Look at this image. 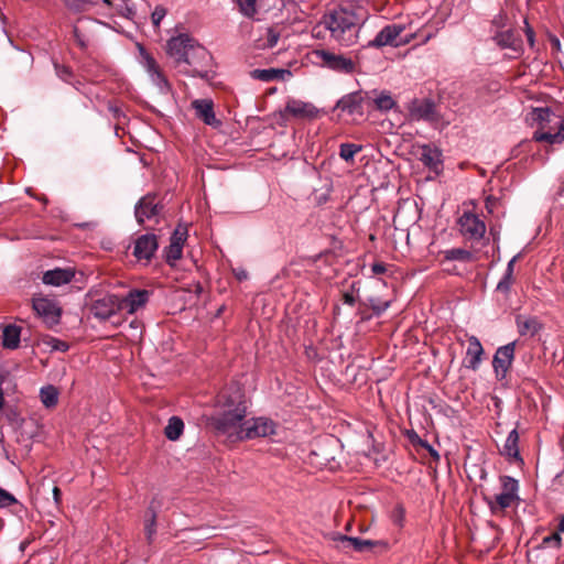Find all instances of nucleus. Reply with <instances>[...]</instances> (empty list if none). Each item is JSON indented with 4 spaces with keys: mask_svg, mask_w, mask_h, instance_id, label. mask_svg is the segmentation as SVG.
I'll list each match as a JSON object with an SVG mask.
<instances>
[{
    "mask_svg": "<svg viewBox=\"0 0 564 564\" xmlns=\"http://www.w3.org/2000/svg\"><path fill=\"white\" fill-rule=\"evenodd\" d=\"M217 405L221 412L210 417L209 425L218 435H226L231 441H241L247 404L240 389L235 388L232 392L221 391L217 397Z\"/></svg>",
    "mask_w": 564,
    "mask_h": 564,
    "instance_id": "obj_1",
    "label": "nucleus"
},
{
    "mask_svg": "<svg viewBox=\"0 0 564 564\" xmlns=\"http://www.w3.org/2000/svg\"><path fill=\"white\" fill-rule=\"evenodd\" d=\"M361 18L347 7H339L326 14L323 24L330 32V36L343 46H350L357 42Z\"/></svg>",
    "mask_w": 564,
    "mask_h": 564,
    "instance_id": "obj_2",
    "label": "nucleus"
},
{
    "mask_svg": "<svg viewBox=\"0 0 564 564\" xmlns=\"http://www.w3.org/2000/svg\"><path fill=\"white\" fill-rule=\"evenodd\" d=\"M531 119L538 129L533 140L549 144H558L564 141V110L560 107H539L531 111Z\"/></svg>",
    "mask_w": 564,
    "mask_h": 564,
    "instance_id": "obj_3",
    "label": "nucleus"
},
{
    "mask_svg": "<svg viewBox=\"0 0 564 564\" xmlns=\"http://www.w3.org/2000/svg\"><path fill=\"white\" fill-rule=\"evenodd\" d=\"M499 480L501 485V492L490 497H485V501L490 512L495 516L505 514L508 508L520 501V497L518 495V480L508 475L500 476Z\"/></svg>",
    "mask_w": 564,
    "mask_h": 564,
    "instance_id": "obj_4",
    "label": "nucleus"
},
{
    "mask_svg": "<svg viewBox=\"0 0 564 564\" xmlns=\"http://www.w3.org/2000/svg\"><path fill=\"white\" fill-rule=\"evenodd\" d=\"M411 120L425 121L429 123L438 122L442 118L440 106L433 98H413L408 105Z\"/></svg>",
    "mask_w": 564,
    "mask_h": 564,
    "instance_id": "obj_5",
    "label": "nucleus"
},
{
    "mask_svg": "<svg viewBox=\"0 0 564 564\" xmlns=\"http://www.w3.org/2000/svg\"><path fill=\"white\" fill-rule=\"evenodd\" d=\"M209 61L210 54L208 51L194 39L187 54L182 58V64L191 67V69H186L185 73L193 77L204 78L207 76V70L203 68L207 66Z\"/></svg>",
    "mask_w": 564,
    "mask_h": 564,
    "instance_id": "obj_6",
    "label": "nucleus"
},
{
    "mask_svg": "<svg viewBox=\"0 0 564 564\" xmlns=\"http://www.w3.org/2000/svg\"><path fill=\"white\" fill-rule=\"evenodd\" d=\"M141 65L147 72L151 83L158 88L162 95L171 93V84L169 83L163 69L158 62L143 47L140 48Z\"/></svg>",
    "mask_w": 564,
    "mask_h": 564,
    "instance_id": "obj_7",
    "label": "nucleus"
},
{
    "mask_svg": "<svg viewBox=\"0 0 564 564\" xmlns=\"http://www.w3.org/2000/svg\"><path fill=\"white\" fill-rule=\"evenodd\" d=\"M516 341L499 347L492 359V367L496 378L501 381L508 376V372L514 360Z\"/></svg>",
    "mask_w": 564,
    "mask_h": 564,
    "instance_id": "obj_8",
    "label": "nucleus"
},
{
    "mask_svg": "<svg viewBox=\"0 0 564 564\" xmlns=\"http://www.w3.org/2000/svg\"><path fill=\"white\" fill-rule=\"evenodd\" d=\"M321 64L332 70L351 74L356 70V64L348 57L341 54H335L325 50L315 52Z\"/></svg>",
    "mask_w": 564,
    "mask_h": 564,
    "instance_id": "obj_9",
    "label": "nucleus"
},
{
    "mask_svg": "<svg viewBox=\"0 0 564 564\" xmlns=\"http://www.w3.org/2000/svg\"><path fill=\"white\" fill-rule=\"evenodd\" d=\"M462 235L469 240H480L486 232L485 223L474 213L464 212L458 218Z\"/></svg>",
    "mask_w": 564,
    "mask_h": 564,
    "instance_id": "obj_10",
    "label": "nucleus"
},
{
    "mask_svg": "<svg viewBox=\"0 0 564 564\" xmlns=\"http://www.w3.org/2000/svg\"><path fill=\"white\" fill-rule=\"evenodd\" d=\"M364 90H357L349 94L344 95L335 105V110H339L345 115L350 117H359L362 118L365 115L364 107Z\"/></svg>",
    "mask_w": 564,
    "mask_h": 564,
    "instance_id": "obj_11",
    "label": "nucleus"
},
{
    "mask_svg": "<svg viewBox=\"0 0 564 564\" xmlns=\"http://www.w3.org/2000/svg\"><path fill=\"white\" fill-rule=\"evenodd\" d=\"M275 433V423L268 417H253L245 421L242 440L267 437Z\"/></svg>",
    "mask_w": 564,
    "mask_h": 564,
    "instance_id": "obj_12",
    "label": "nucleus"
},
{
    "mask_svg": "<svg viewBox=\"0 0 564 564\" xmlns=\"http://www.w3.org/2000/svg\"><path fill=\"white\" fill-rule=\"evenodd\" d=\"M90 312L100 321L111 318L120 312L119 295L107 294L96 300L90 307Z\"/></svg>",
    "mask_w": 564,
    "mask_h": 564,
    "instance_id": "obj_13",
    "label": "nucleus"
},
{
    "mask_svg": "<svg viewBox=\"0 0 564 564\" xmlns=\"http://www.w3.org/2000/svg\"><path fill=\"white\" fill-rule=\"evenodd\" d=\"M99 24L97 20L80 18L73 26V36L76 44L82 48L86 50L93 37L96 26Z\"/></svg>",
    "mask_w": 564,
    "mask_h": 564,
    "instance_id": "obj_14",
    "label": "nucleus"
},
{
    "mask_svg": "<svg viewBox=\"0 0 564 564\" xmlns=\"http://www.w3.org/2000/svg\"><path fill=\"white\" fill-rule=\"evenodd\" d=\"M162 208V205L155 202V196L147 195L135 205V219L139 224H143L147 219H154L159 216Z\"/></svg>",
    "mask_w": 564,
    "mask_h": 564,
    "instance_id": "obj_15",
    "label": "nucleus"
},
{
    "mask_svg": "<svg viewBox=\"0 0 564 564\" xmlns=\"http://www.w3.org/2000/svg\"><path fill=\"white\" fill-rule=\"evenodd\" d=\"M405 507L402 502H397L390 512V538L394 543L403 540L405 536Z\"/></svg>",
    "mask_w": 564,
    "mask_h": 564,
    "instance_id": "obj_16",
    "label": "nucleus"
},
{
    "mask_svg": "<svg viewBox=\"0 0 564 564\" xmlns=\"http://www.w3.org/2000/svg\"><path fill=\"white\" fill-rule=\"evenodd\" d=\"M150 293L147 290H131L124 296H119L120 311L134 314L149 301Z\"/></svg>",
    "mask_w": 564,
    "mask_h": 564,
    "instance_id": "obj_17",
    "label": "nucleus"
},
{
    "mask_svg": "<svg viewBox=\"0 0 564 564\" xmlns=\"http://www.w3.org/2000/svg\"><path fill=\"white\" fill-rule=\"evenodd\" d=\"M194 37L188 34H178L167 41V54L177 65H182V58L187 54Z\"/></svg>",
    "mask_w": 564,
    "mask_h": 564,
    "instance_id": "obj_18",
    "label": "nucleus"
},
{
    "mask_svg": "<svg viewBox=\"0 0 564 564\" xmlns=\"http://www.w3.org/2000/svg\"><path fill=\"white\" fill-rule=\"evenodd\" d=\"M364 107L365 113H372L373 111H387L388 110V91L371 89L364 90Z\"/></svg>",
    "mask_w": 564,
    "mask_h": 564,
    "instance_id": "obj_19",
    "label": "nucleus"
},
{
    "mask_svg": "<svg viewBox=\"0 0 564 564\" xmlns=\"http://www.w3.org/2000/svg\"><path fill=\"white\" fill-rule=\"evenodd\" d=\"M159 245L154 234L140 236L134 243L133 254L138 260L149 261L156 251Z\"/></svg>",
    "mask_w": 564,
    "mask_h": 564,
    "instance_id": "obj_20",
    "label": "nucleus"
},
{
    "mask_svg": "<svg viewBox=\"0 0 564 564\" xmlns=\"http://www.w3.org/2000/svg\"><path fill=\"white\" fill-rule=\"evenodd\" d=\"M284 111L292 117L301 119H312L318 113V110L313 104L297 99H290L286 102Z\"/></svg>",
    "mask_w": 564,
    "mask_h": 564,
    "instance_id": "obj_21",
    "label": "nucleus"
},
{
    "mask_svg": "<svg viewBox=\"0 0 564 564\" xmlns=\"http://www.w3.org/2000/svg\"><path fill=\"white\" fill-rule=\"evenodd\" d=\"M420 161L435 174L443 171L442 152L437 148L429 144L421 147Z\"/></svg>",
    "mask_w": 564,
    "mask_h": 564,
    "instance_id": "obj_22",
    "label": "nucleus"
},
{
    "mask_svg": "<svg viewBox=\"0 0 564 564\" xmlns=\"http://www.w3.org/2000/svg\"><path fill=\"white\" fill-rule=\"evenodd\" d=\"M492 40L500 48H510L517 55H520L522 52V39L511 29L497 32Z\"/></svg>",
    "mask_w": 564,
    "mask_h": 564,
    "instance_id": "obj_23",
    "label": "nucleus"
},
{
    "mask_svg": "<svg viewBox=\"0 0 564 564\" xmlns=\"http://www.w3.org/2000/svg\"><path fill=\"white\" fill-rule=\"evenodd\" d=\"M193 108L196 111V115L199 119L204 121V123L217 127L220 124V121L217 120L214 112V102L210 99H195L192 102Z\"/></svg>",
    "mask_w": 564,
    "mask_h": 564,
    "instance_id": "obj_24",
    "label": "nucleus"
},
{
    "mask_svg": "<svg viewBox=\"0 0 564 564\" xmlns=\"http://www.w3.org/2000/svg\"><path fill=\"white\" fill-rule=\"evenodd\" d=\"M34 311L45 318L46 323L55 324L59 319V308L47 299H35L33 301Z\"/></svg>",
    "mask_w": 564,
    "mask_h": 564,
    "instance_id": "obj_25",
    "label": "nucleus"
},
{
    "mask_svg": "<svg viewBox=\"0 0 564 564\" xmlns=\"http://www.w3.org/2000/svg\"><path fill=\"white\" fill-rule=\"evenodd\" d=\"M484 354V348L476 336H470L468 338V347L466 350L465 357V367L471 370H477L481 362V356Z\"/></svg>",
    "mask_w": 564,
    "mask_h": 564,
    "instance_id": "obj_26",
    "label": "nucleus"
},
{
    "mask_svg": "<svg viewBox=\"0 0 564 564\" xmlns=\"http://www.w3.org/2000/svg\"><path fill=\"white\" fill-rule=\"evenodd\" d=\"M292 76L291 70L285 68H267V69H253L250 72V77L256 80L263 83H270L274 80H285Z\"/></svg>",
    "mask_w": 564,
    "mask_h": 564,
    "instance_id": "obj_27",
    "label": "nucleus"
},
{
    "mask_svg": "<svg viewBox=\"0 0 564 564\" xmlns=\"http://www.w3.org/2000/svg\"><path fill=\"white\" fill-rule=\"evenodd\" d=\"M516 324L521 336L533 337L543 328V324L536 316L518 315Z\"/></svg>",
    "mask_w": 564,
    "mask_h": 564,
    "instance_id": "obj_28",
    "label": "nucleus"
},
{
    "mask_svg": "<svg viewBox=\"0 0 564 564\" xmlns=\"http://www.w3.org/2000/svg\"><path fill=\"white\" fill-rule=\"evenodd\" d=\"M74 271L72 269H59L48 270L43 274L42 281L44 284L61 286L69 283L74 278Z\"/></svg>",
    "mask_w": 564,
    "mask_h": 564,
    "instance_id": "obj_29",
    "label": "nucleus"
},
{
    "mask_svg": "<svg viewBox=\"0 0 564 564\" xmlns=\"http://www.w3.org/2000/svg\"><path fill=\"white\" fill-rule=\"evenodd\" d=\"M334 541L338 542L343 549H352L357 552H365L373 546V542L371 540H364L360 538L347 536L343 534H337L334 536Z\"/></svg>",
    "mask_w": 564,
    "mask_h": 564,
    "instance_id": "obj_30",
    "label": "nucleus"
},
{
    "mask_svg": "<svg viewBox=\"0 0 564 564\" xmlns=\"http://www.w3.org/2000/svg\"><path fill=\"white\" fill-rule=\"evenodd\" d=\"M501 454L506 456L509 460L521 462L523 459L519 452V433L517 429H513L509 434L505 442L503 449Z\"/></svg>",
    "mask_w": 564,
    "mask_h": 564,
    "instance_id": "obj_31",
    "label": "nucleus"
},
{
    "mask_svg": "<svg viewBox=\"0 0 564 564\" xmlns=\"http://www.w3.org/2000/svg\"><path fill=\"white\" fill-rule=\"evenodd\" d=\"M414 37V32L404 25L392 24L390 25V46L398 47L408 44Z\"/></svg>",
    "mask_w": 564,
    "mask_h": 564,
    "instance_id": "obj_32",
    "label": "nucleus"
},
{
    "mask_svg": "<svg viewBox=\"0 0 564 564\" xmlns=\"http://www.w3.org/2000/svg\"><path fill=\"white\" fill-rule=\"evenodd\" d=\"M21 329L17 325H7L2 333V345L9 349H15L20 344Z\"/></svg>",
    "mask_w": 564,
    "mask_h": 564,
    "instance_id": "obj_33",
    "label": "nucleus"
},
{
    "mask_svg": "<svg viewBox=\"0 0 564 564\" xmlns=\"http://www.w3.org/2000/svg\"><path fill=\"white\" fill-rule=\"evenodd\" d=\"M184 430L183 421L177 416H172L167 425L165 426L164 433L166 438L170 441H176L180 438Z\"/></svg>",
    "mask_w": 564,
    "mask_h": 564,
    "instance_id": "obj_34",
    "label": "nucleus"
},
{
    "mask_svg": "<svg viewBox=\"0 0 564 564\" xmlns=\"http://www.w3.org/2000/svg\"><path fill=\"white\" fill-rule=\"evenodd\" d=\"M40 399L45 408H54L58 402V390L54 386H45L40 390Z\"/></svg>",
    "mask_w": 564,
    "mask_h": 564,
    "instance_id": "obj_35",
    "label": "nucleus"
},
{
    "mask_svg": "<svg viewBox=\"0 0 564 564\" xmlns=\"http://www.w3.org/2000/svg\"><path fill=\"white\" fill-rule=\"evenodd\" d=\"M64 6L74 13H83L95 6L94 0H62Z\"/></svg>",
    "mask_w": 564,
    "mask_h": 564,
    "instance_id": "obj_36",
    "label": "nucleus"
},
{
    "mask_svg": "<svg viewBox=\"0 0 564 564\" xmlns=\"http://www.w3.org/2000/svg\"><path fill=\"white\" fill-rule=\"evenodd\" d=\"M445 259L453 261L469 262L473 260V253L463 248H453L445 251Z\"/></svg>",
    "mask_w": 564,
    "mask_h": 564,
    "instance_id": "obj_37",
    "label": "nucleus"
},
{
    "mask_svg": "<svg viewBox=\"0 0 564 564\" xmlns=\"http://www.w3.org/2000/svg\"><path fill=\"white\" fill-rule=\"evenodd\" d=\"M118 13L129 20H133L135 17L137 6L133 0H120L117 4Z\"/></svg>",
    "mask_w": 564,
    "mask_h": 564,
    "instance_id": "obj_38",
    "label": "nucleus"
},
{
    "mask_svg": "<svg viewBox=\"0 0 564 564\" xmlns=\"http://www.w3.org/2000/svg\"><path fill=\"white\" fill-rule=\"evenodd\" d=\"M361 150L360 145L355 143H343L339 150V156L345 161H350L354 159L355 154Z\"/></svg>",
    "mask_w": 564,
    "mask_h": 564,
    "instance_id": "obj_39",
    "label": "nucleus"
},
{
    "mask_svg": "<svg viewBox=\"0 0 564 564\" xmlns=\"http://www.w3.org/2000/svg\"><path fill=\"white\" fill-rule=\"evenodd\" d=\"M240 12L247 17L252 18L257 13V0H237Z\"/></svg>",
    "mask_w": 564,
    "mask_h": 564,
    "instance_id": "obj_40",
    "label": "nucleus"
},
{
    "mask_svg": "<svg viewBox=\"0 0 564 564\" xmlns=\"http://www.w3.org/2000/svg\"><path fill=\"white\" fill-rule=\"evenodd\" d=\"M183 254V247L176 245V242H171L165 251L166 261L170 264H173L175 261L180 260Z\"/></svg>",
    "mask_w": 564,
    "mask_h": 564,
    "instance_id": "obj_41",
    "label": "nucleus"
},
{
    "mask_svg": "<svg viewBox=\"0 0 564 564\" xmlns=\"http://www.w3.org/2000/svg\"><path fill=\"white\" fill-rule=\"evenodd\" d=\"M388 45V25L381 29V31L377 34V36L370 41L366 47V50L372 47H381Z\"/></svg>",
    "mask_w": 564,
    "mask_h": 564,
    "instance_id": "obj_42",
    "label": "nucleus"
},
{
    "mask_svg": "<svg viewBox=\"0 0 564 564\" xmlns=\"http://www.w3.org/2000/svg\"><path fill=\"white\" fill-rule=\"evenodd\" d=\"M369 306L373 312V315L379 316L388 308V301L370 297Z\"/></svg>",
    "mask_w": 564,
    "mask_h": 564,
    "instance_id": "obj_43",
    "label": "nucleus"
},
{
    "mask_svg": "<svg viewBox=\"0 0 564 564\" xmlns=\"http://www.w3.org/2000/svg\"><path fill=\"white\" fill-rule=\"evenodd\" d=\"M542 545L560 549L562 546L561 533L558 531H555L552 534L544 536L542 540Z\"/></svg>",
    "mask_w": 564,
    "mask_h": 564,
    "instance_id": "obj_44",
    "label": "nucleus"
},
{
    "mask_svg": "<svg viewBox=\"0 0 564 564\" xmlns=\"http://www.w3.org/2000/svg\"><path fill=\"white\" fill-rule=\"evenodd\" d=\"M15 503H18L17 498L0 487V508H7Z\"/></svg>",
    "mask_w": 564,
    "mask_h": 564,
    "instance_id": "obj_45",
    "label": "nucleus"
},
{
    "mask_svg": "<svg viewBox=\"0 0 564 564\" xmlns=\"http://www.w3.org/2000/svg\"><path fill=\"white\" fill-rule=\"evenodd\" d=\"M186 238H187V229L185 227L178 226L172 234L171 242H176V245L183 247Z\"/></svg>",
    "mask_w": 564,
    "mask_h": 564,
    "instance_id": "obj_46",
    "label": "nucleus"
},
{
    "mask_svg": "<svg viewBox=\"0 0 564 564\" xmlns=\"http://www.w3.org/2000/svg\"><path fill=\"white\" fill-rule=\"evenodd\" d=\"M150 513H151L150 519L147 520V524H145V534H147V539L149 540V542L152 540V536L155 533L156 514H155V511L152 509V507L150 508Z\"/></svg>",
    "mask_w": 564,
    "mask_h": 564,
    "instance_id": "obj_47",
    "label": "nucleus"
},
{
    "mask_svg": "<svg viewBox=\"0 0 564 564\" xmlns=\"http://www.w3.org/2000/svg\"><path fill=\"white\" fill-rule=\"evenodd\" d=\"M508 14L505 10H500L498 14H496L492 20L491 24L497 29H503L508 24Z\"/></svg>",
    "mask_w": 564,
    "mask_h": 564,
    "instance_id": "obj_48",
    "label": "nucleus"
},
{
    "mask_svg": "<svg viewBox=\"0 0 564 564\" xmlns=\"http://www.w3.org/2000/svg\"><path fill=\"white\" fill-rule=\"evenodd\" d=\"M167 11L163 6H156L155 9L152 12L151 19L152 23L155 28H159L161 24V21L166 15Z\"/></svg>",
    "mask_w": 564,
    "mask_h": 564,
    "instance_id": "obj_49",
    "label": "nucleus"
},
{
    "mask_svg": "<svg viewBox=\"0 0 564 564\" xmlns=\"http://www.w3.org/2000/svg\"><path fill=\"white\" fill-rule=\"evenodd\" d=\"M415 438L417 440L419 446L426 449L435 462L440 460L441 456L438 452L433 446H431L427 441L422 440L419 435H415Z\"/></svg>",
    "mask_w": 564,
    "mask_h": 564,
    "instance_id": "obj_50",
    "label": "nucleus"
},
{
    "mask_svg": "<svg viewBox=\"0 0 564 564\" xmlns=\"http://www.w3.org/2000/svg\"><path fill=\"white\" fill-rule=\"evenodd\" d=\"M513 275L511 276H508V274H503L502 279L499 281L498 285H497V290L502 292V293H509L510 292V289H511V285L513 284Z\"/></svg>",
    "mask_w": 564,
    "mask_h": 564,
    "instance_id": "obj_51",
    "label": "nucleus"
},
{
    "mask_svg": "<svg viewBox=\"0 0 564 564\" xmlns=\"http://www.w3.org/2000/svg\"><path fill=\"white\" fill-rule=\"evenodd\" d=\"M279 37H280V35L278 32H275L273 29H268L265 43L263 44V47H267V48L274 47L279 41Z\"/></svg>",
    "mask_w": 564,
    "mask_h": 564,
    "instance_id": "obj_52",
    "label": "nucleus"
},
{
    "mask_svg": "<svg viewBox=\"0 0 564 564\" xmlns=\"http://www.w3.org/2000/svg\"><path fill=\"white\" fill-rule=\"evenodd\" d=\"M55 70L57 76L65 82L68 80L69 76L72 75V72L68 67L61 66L58 64H55Z\"/></svg>",
    "mask_w": 564,
    "mask_h": 564,
    "instance_id": "obj_53",
    "label": "nucleus"
},
{
    "mask_svg": "<svg viewBox=\"0 0 564 564\" xmlns=\"http://www.w3.org/2000/svg\"><path fill=\"white\" fill-rule=\"evenodd\" d=\"M524 23H525V36H527V40H528V43L531 47L534 46V43H535V33H534V30L529 25L528 21L524 20Z\"/></svg>",
    "mask_w": 564,
    "mask_h": 564,
    "instance_id": "obj_54",
    "label": "nucleus"
},
{
    "mask_svg": "<svg viewBox=\"0 0 564 564\" xmlns=\"http://www.w3.org/2000/svg\"><path fill=\"white\" fill-rule=\"evenodd\" d=\"M50 344L54 350L66 351L68 349V345L65 341L56 338H52Z\"/></svg>",
    "mask_w": 564,
    "mask_h": 564,
    "instance_id": "obj_55",
    "label": "nucleus"
},
{
    "mask_svg": "<svg viewBox=\"0 0 564 564\" xmlns=\"http://www.w3.org/2000/svg\"><path fill=\"white\" fill-rule=\"evenodd\" d=\"M232 273L238 281H245L248 279V272L243 268H234Z\"/></svg>",
    "mask_w": 564,
    "mask_h": 564,
    "instance_id": "obj_56",
    "label": "nucleus"
},
{
    "mask_svg": "<svg viewBox=\"0 0 564 564\" xmlns=\"http://www.w3.org/2000/svg\"><path fill=\"white\" fill-rule=\"evenodd\" d=\"M371 271L373 274H381L387 271V267L382 262L373 263L371 267Z\"/></svg>",
    "mask_w": 564,
    "mask_h": 564,
    "instance_id": "obj_57",
    "label": "nucleus"
},
{
    "mask_svg": "<svg viewBox=\"0 0 564 564\" xmlns=\"http://www.w3.org/2000/svg\"><path fill=\"white\" fill-rule=\"evenodd\" d=\"M519 256H514L507 264V269L505 271L506 274H508V276H511L513 275V271H514V264H516V261L518 260Z\"/></svg>",
    "mask_w": 564,
    "mask_h": 564,
    "instance_id": "obj_58",
    "label": "nucleus"
},
{
    "mask_svg": "<svg viewBox=\"0 0 564 564\" xmlns=\"http://www.w3.org/2000/svg\"><path fill=\"white\" fill-rule=\"evenodd\" d=\"M496 204V198L492 197V196H488L486 198V208L488 209L489 213H492V208Z\"/></svg>",
    "mask_w": 564,
    "mask_h": 564,
    "instance_id": "obj_59",
    "label": "nucleus"
},
{
    "mask_svg": "<svg viewBox=\"0 0 564 564\" xmlns=\"http://www.w3.org/2000/svg\"><path fill=\"white\" fill-rule=\"evenodd\" d=\"M109 110L112 112V115L116 119H119L120 116L122 115V111L120 110V108L115 105H109Z\"/></svg>",
    "mask_w": 564,
    "mask_h": 564,
    "instance_id": "obj_60",
    "label": "nucleus"
},
{
    "mask_svg": "<svg viewBox=\"0 0 564 564\" xmlns=\"http://www.w3.org/2000/svg\"><path fill=\"white\" fill-rule=\"evenodd\" d=\"M556 531H558L560 533H564V514L561 517L558 521Z\"/></svg>",
    "mask_w": 564,
    "mask_h": 564,
    "instance_id": "obj_61",
    "label": "nucleus"
},
{
    "mask_svg": "<svg viewBox=\"0 0 564 564\" xmlns=\"http://www.w3.org/2000/svg\"><path fill=\"white\" fill-rule=\"evenodd\" d=\"M53 497H54V500L56 502H58L59 498H61V490L58 487H54L53 488Z\"/></svg>",
    "mask_w": 564,
    "mask_h": 564,
    "instance_id": "obj_62",
    "label": "nucleus"
},
{
    "mask_svg": "<svg viewBox=\"0 0 564 564\" xmlns=\"http://www.w3.org/2000/svg\"><path fill=\"white\" fill-rule=\"evenodd\" d=\"M415 435H417L415 432H412L409 434L410 441L414 446H419L417 440L415 438Z\"/></svg>",
    "mask_w": 564,
    "mask_h": 564,
    "instance_id": "obj_63",
    "label": "nucleus"
},
{
    "mask_svg": "<svg viewBox=\"0 0 564 564\" xmlns=\"http://www.w3.org/2000/svg\"><path fill=\"white\" fill-rule=\"evenodd\" d=\"M345 302L352 305L354 304V297L352 295L346 294L345 295Z\"/></svg>",
    "mask_w": 564,
    "mask_h": 564,
    "instance_id": "obj_64",
    "label": "nucleus"
}]
</instances>
